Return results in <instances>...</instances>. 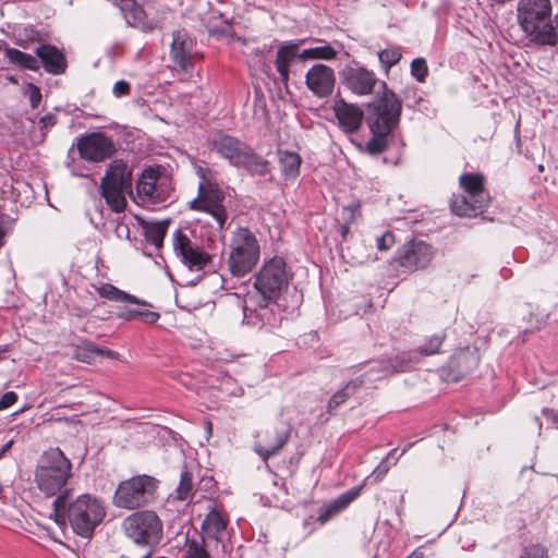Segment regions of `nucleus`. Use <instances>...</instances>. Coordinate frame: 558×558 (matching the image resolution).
I'll return each instance as SVG.
<instances>
[{"label":"nucleus","mask_w":558,"mask_h":558,"mask_svg":"<svg viewBox=\"0 0 558 558\" xmlns=\"http://www.w3.org/2000/svg\"><path fill=\"white\" fill-rule=\"evenodd\" d=\"M70 493V489H64L53 500L54 521L58 524H64L68 521L77 535L89 538L106 517L104 501L90 494H82L69 501Z\"/></svg>","instance_id":"1"},{"label":"nucleus","mask_w":558,"mask_h":558,"mask_svg":"<svg viewBox=\"0 0 558 558\" xmlns=\"http://www.w3.org/2000/svg\"><path fill=\"white\" fill-rule=\"evenodd\" d=\"M519 24L531 43L538 46H558V14L551 19L550 0H520Z\"/></svg>","instance_id":"2"},{"label":"nucleus","mask_w":558,"mask_h":558,"mask_svg":"<svg viewBox=\"0 0 558 558\" xmlns=\"http://www.w3.org/2000/svg\"><path fill=\"white\" fill-rule=\"evenodd\" d=\"M211 145L232 167L244 169L252 175H266L270 172V162L235 136L219 132L213 137Z\"/></svg>","instance_id":"3"},{"label":"nucleus","mask_w":558,"mask_h":558,"mask_svg":"<svg viewBox=\"0 0 558 558\" xmlns=\"http://www.w3.org/2000/svg\"><path fill=\"white\" fill-rule=\"evenodd\" d=\"M401 101L392 90H386L374 106V112L368 119L372 138L366 143L371 155H378L388 147L389 136L399 123Z\"/></svg>","instance_id":"4"},{"label":"nucleus","mask_w":558,"mask_h":558,"mask_svg":"<svg viewBox=\"0 0 558 558\" xmlns=\"http://www.w3.org/2000/svg\"><path fill=\"white\" fill-rule=\"evenodd\" d=\"M72 475V463L60 448H50L43 453L35 471L37 488L46 497L61 495Z\"/></svg>","instance_id":"5"},{"label":"nucleus","mask_w":558,"mask_h":558,"mask_svg":"<svg viewBox=\"0 0 558 558\" xmlns=\"http://www.w3.org/2000/svg\"><path fill=\"white\" fill-rule=\"evenodd\" d=\"M260 257V245L248 228H238L229 242L228 268L233 277L242 278L250 274Z\"/></svg>","instance_id":"6"},{"label":"nucleus","mask_w":558,"mask_h":558,"mask_svg":"<svg viewBox=\"0 0 558 558\" xmlns=\"http://www.w3.org/2000/svg\"><path fill=\"white\" fill-rule=\"evenodd\" d=\"M159 481L147 474L134 475L119 483L112 504L120 509L136 510L153 504L158 495Z\"/></svg>","instance_id":"7"},{"label":"nucleus","mask_w":558,"mask_h":558,"mask_svg":"<svg viewBox=\"0 0 558 558\" xmlns=\"http://www.w3.org/2000/svg\"><path fill=\"white\" fill-rule=\"evenodd\" d=\"M101 195L109 207L121 213L126 206L125 194L132 193V172L122 159L112 160L100 183Z\"/></svg>","instance_id":"8"},{"label":"nucleus","mask_w":558,"mask_h":558,"mask_svg":"<svg viewBox=\"0 0 558 558\" xmlns=\"http://www.w3.org/2000/svg\"><path fill=\"white\" fill-rule=\"evenodd\" d=\"M122 527L125 535L138 545L155 546L162 538L163 524L155 511H136L123 520Z\"/></svg>","instance_id":"9"},{"label":"nucleus","mask_w":558,"mask_h":558,"mask_svg":"<svg viewBox=\"0 0 558 558\" xmlns=\"http://www.w3.org/2000/svg\"><path fill=\"white\" fill-rule=\"evenodd\" d=\"M289 278L286 262L276 256L265 262L255 275L254 287L265 300L274 301L288 288Z\"/></svg>","instance_id":"10"},{"label":"nucleus","mask_w":558,"mask_h":558,"mask_svg":"<svg viewBox=\"0 0 558 558\" xmlns=\"http://www.w3.org/2000/svg\"><path fill=\"white\" fill-rule=\"evenodd\" d=\"M339 76L343 86L356 96L372 95L377 85L383 88V94L389 90L387 84L379 81L374 71L355 61L347 64L339 72Z\"/></svg>","instance_id":"11"},{"label":"nucleus","mask_w":558,"mask_h":558,"mask_svg":"<svg viewBox=\"0 0 558 558\" xmlns=\"http://www.w3.org/2000/svg\"><path fill=\"white\" fill-rule=\"evenodd\" d=\"M435 256L436 248L432 244L411 239L397 251L395 259L398 266L413 272L429 267Z\"/></svg>","instance_id":"12"},{"label":"nucleus","mask_w":558,"mask_h":558,"mask_svg":"<svg viewBox=\"0 0 558 558\" xmlns=\"http://www.w3.org/2000/svg\"><path fill=\"white\" fill-rule=\"evenodd\" d=\"M172 247L175 256L190 270H203L213 259L209 253L193 242L181 229H177L172 234Z\"/></svg>","instance_id":"13"},{"label":"nucleus","mask_w":558,"mask_h":558,"mask_svg":"<svg viewBox=\"0 0 558 558\" xmlns=\"http://www.w3.org/2000/svg\"><path fill=\"white\" fill-rule=\"evenodd\" d=\"M271 300L260 299L255 294H247L243 300V322L244 324L263 329L265 327L275 328L279 318L274 308L269 305Z\"/></svg>","instance_id":"14"},{"label":"nucleus","mask_w":558,"mask_h":558,"mask_svg":"<svg viewBox=\"0 0 558 558\" xmlns=\"http://www.w3.org/2000/svg\"><path fill=\"white\" fill-rule=\"evenodd\" d=\"M76 146L81 158L92 162H101L110 158L117 150L113 140L100 132L78 138Z\"/></svg>","instance_id":"15"},{"label":"nucleus","mask_w":558,"mask_h":558,"mask_svg":"<svg viewBox=\"0 0 558 558\" xmlns=\"http://www.w3.org/2000/svg\"><path fill=\"white\" fill-rule=\"evenodd\" d=\"M201 210L209 214L217 222L219 230L225 228L228 219L223 205L225 194L214 184H199Z\"/></svg>","instance_id":"16"},{"label":"nucleus","mask_w":558,"mask_h":558,"mask_svg":"<svg viewBox=\"0 0 558 558\" xmlns=\"http://www.w3.org/2000/svg\"><path fill=\"white\" fill-rule=\"evenodd\" d=\"M160 172L158 169L147 168L136 183V194L141 203L159 204L167 199V192L158 183Z\"/></svg>","instance_id":"17"},{"label":"nucleus","mask_w":558,"mask_h":558,"mask_svg":"<svg viewBox=\"0 0 558 558\" xmlns=\"http://www.w3.org/2000/svg\"><path fill=\"white\" fill-rule=\"evenodd\" d=\"M228 519L213 505L202 523L199 534L214 545V549L227 553L226 530Z\"/></svg>","instance_id":"18"},{"label":"nucleus","mask_w":558,"mask_h":558,"mask_svg":"<svg viewBox=\"0 0 558 558\" xmlns=\"http://www.w3.org/2000/svg\"><path fill=\"white\" fill-rule=\"evenodd\" d=\"M291 425L281 423L265 432V439L255 442V452L267 461L270 457L277 454L288 442L291 435Z\"/></svg>","instance_id":"19"},{"label":"nucleus","mask_w":558,"mask_h":558,"mask_svg":"<svg viewBox=\"0 0 558 558\" xmlns=\"http://www.w3.org/2000/svg\"><path fill=\"white\" fill-rule=\"evenodd\" d=\"M306 87L318 98L329 97L335 88L333 70L323 63L314 64L305 75Z\"/></svg>","instance_id":"20"},{"label":"nucleus","mask_w":558,"mask_h":558,"mask_svg":"<svg viewBox=\"0 0 558 558\" xmlns=\"http://www.w3.org/2000/svg\"><path fill=\"white\" fill-rule=\"evenodd\" d=\"M332 109L338 124L344 133L354 134L361 129L364 111L360 106L340 98L335 101Z\"/></svg>","instance_id":"21"},{"label":"nucleus","mask_w":558,"mask_h":558,"mask_svg":"<svg viewBox=\"0 0 558 558\" xmlns=\"http://www.w3.org/2000/svg\"><path fill=\"white\" fill-rule=\"evenodd\" d=\"M194 43L186 31L178 29L172 34V43L170 49L171 60L183 72H189L193 68L192 51Z\"/></svg>","instance_id":"22"},{"label":"nucleus","mask_w":558,"mask_h":558,"mask_svg":"<svg viewBox=\"0 0 558 558\" xmlns=\"http://www.w3.org/2000/svg\"><path fill=\"white\" fill-rule=\"evenodd\" d=\"M44 70L52 75L63 74L66 70V59L63 52L53 45L45 44L35 49Z\"/></svg>","instance_id":"23"},{"label":"nucleus","mask_w":558,"mask_h":558,"mask_svg":"<svg viewBox=\"0 0 558 558\" xmlns=\"http://www.w3.org/2000/svg\"><path fill=\"white\" fill-rule=\"evenodd\" d=\"M226 553L214 549V545L198 533L186 537L184 558H225Z\"/></svg>","instance_id":"24"},{"label":"nucleus","mask_w":558,"mask_h":558,"mask_svg":"<svg viewBox=\"0 0 558 558\" xmlns=\"http://www.w3.org/2000/svg\"><path fill=\"white\" fill-rule=\"evenodd\" d=\"M298 56V43L282 44L276 56L275 65L282 83L287 86L290 80V66Z\"/></svg>","instance_id":"25"},{"label":"nucleus","mask_w":558,"mask_h":558,"mask_svg":"<svg viewBox=\"0 0 558 558\" xmlns=\"http://www.w3.org/2000/svg\"><path fill=\"white\" fill-rule=\"evenodd\" d=\"M114 2L130 26L150 29L144 9L135 0H114Z\"/></svg>","instance_id":"26"},{"label":"nucleus","mask_w":558,"mask_h":558,"mask_svg":"<svg viewBox=\"0 0 558 558\" xmlns=\"http://www.w3.org/2000/svg\"><path fill=\"white\" fill-rule=\"evenodd\" d=\"M487 206V199H470L466 196L459 195L450 203L451 211L460 217H474L482 213Z\"/></svg>","instance_id":"27"},{"label":"nucleus","mask_w":558,"mask_h":558,"mask_svg":"<svg viewBox=\"0 0 558 558\" xmlns=\"http://www.w3.org/2000/svg\"><path fill=\"white\" fill-rule=\"evenodd\" d=\"M278 162L284 180L294 181L300 175L302 157L291 150L278 149Z\"/></svg>","instance_id":"28"},{"label":"nucleus","mask_w":558,"mask_h":558,"mask_svg":"<svg viewBox=\"0 0 558 558\" xmlns=\"http://www.w3.org/2000/svg\"><path fill=\"white\" fill-rule=\"evenodd\" d=\"M364 377L360 376L355 379L349 380L339 390H337L327 403V412L333 414L335 411L344 404L356 391L363 386Z\"/></svg>","instance_id":"29"},{"label":"nucleus","mask_w":558,"mask_h":558,"mask_svg":"<svg viewBox=\"0 0 558 558\" xmlns=\"http://www.w3.org/2000/svg\"><path fill=\"white\" fill-rule=\"evenodd\" d=\"M360 490L361 488L354 487L340 495L329 505L323 507L319 511L318 520L322 523H326L333 515L345 509L359 496Z\"/></svg>","instance_id":"30"},{"label":"nucleus","mask_w":558,"mask_h":558,"mask_svg":"<svg viewBox=\"0 0 558 558\" xmlns=\"http://www.w3.org/2000/svg\"><path fill=\"white\" fill-rule=\"evenodd\" d=\"M460 186L469 197L475 199H487L488 195L484 191V175L482 173H464L459 179Z\"/></svg>","instance_id":"31"},{"label":"nucleus","mask_w":558,"mask_h":558,"mask_svg":"<svg viewBox=\"0 0 558 558\" xmlns=\"http://www.w3.org/2000/svg\"><path fill=\"white\" fill-rule=\"evenodd\" d=\"M4 57L11 64H14L23 70L38 71L39 61L36 57L25 53L15 48H5Z\"/></svg>","instance_id":"32"},{"label":"nucleus","mask_w":558,"mask_h":558,"mask_svg":"<svg viewBox=\"0 0 558 558\" xmlns=\"http://www.w3.org/2000/svg\"><path fill=\"white\" fill-rule=\"evenodd\" d=\"M169 227V220L157 222H146L143 226L144 235L147 242L160 248L163 245V240Z\"/></svg>","instance_id":"33"},{"label":"nucleus","mask_w":558,"mask_h":558,"mask_svg":"<svg viewBox=\"0 0 558 558\" xmlns=\"http://www.w3.org/2000/svg\"><path fill=\"white\" fill-rule=\"evenodd\" d=\"M97 293L105 299H108L110 301L114 302H129L133 304H144L143 301L137 299L134 295H131L117 287L110 284V283H101L100 286L95 288Z\"/></svg>","instance_id":"34"},{"label":"nucleus","mask_w":558,"mask_h":558,"mask_svg":"<svg viewBox=\"0 0 558 558\" xmlns=\"http://www.w3.org/2000/svg\"><path fill=\"white\" fill-rule=\"evenodd\" d=\"M102 355H106L108 357H114L117 355V353L109 349L98 348L92 343H89L85 347H80L75 351L76 360L87 363V364L94 363L97 360V357L102 356Z\"/></svg>","instance_id":"35"},{"label":"nucleus","mask_w":558,"mask_h":558,"mask_svg":"<svg viewBox=\"0 0 558 558\" xmlns=\"http://www.w3.org/2000/svg\"><path fill=\"white\" fill-rule=\"evenodd\" d=\"M477 356L469 350H461L452 360L451 365L457 367L461 373H468L477 365Z\"/></svg>","instance_id":"36"},{"label":"nucleus","mask_w":558,"mask_h":558,"mask_svg":"<svg viewBox=\"0 0 558 558\" xmlns=\"http://www.w3.org/2000/svg\"><path fill=\"white\" fill-rule=\"evenodd\" d=\"M39 40V33L33 26L23 27L14 32V43L23 49H29L34 43Z\"/></svg>","instance_id":"37"},{"label":"nucleus","mask_w":558,"mask_h":558,"mask_svg":"<svg viewBox=\"0 0 558 558\" xmlns=\"http://www.w3.org/2000/svg\"><path fill=\"white\" fill-rule=\"evenodd\" d=\"M193 492V476L191 472L184 469L181 472L180 483L174 492V497L178 500L184 501L191 498Z\"/></svg>","instance_id":"38"},{"label":"nucleus","mask_w":558,"mask_h":558,"mask_svg":"<svg viewBox=\"0 0 558 558\" xmlns=\"http://www.w3.org/2000/svg\"><path fill=\"white\" fill-rule=\"evenodd\" d=\"M446 337L447 336L445 331L429 337L421 347L417 348V352L423 355H433L439 353Z\"/></svg>","instance_id":"39"},{"label":"nucleus","mask_w":558,"mask_h":558,"mask_svg":"<svg viewBox=\"0 0 558 558\" xmlns=\"http://www.w3.org/2000/svg\"><path fill=\"white\" fill-rule=\"evenodd\" d=\"M402 58V52L399 47H391L378 52V59L386 72L396 65Z\"/></svg>","instance_id":"40"},{"label":"nucleus","mask_w":558,"mask_h":558,"mask_svg":"<svg viewBox=\"0 0 558 558\" xmlns=\"http://www.w3.org/2000/svg\"><path fill=\"white\" fill-rule=\"evenodd\" d=\"M411 74L418 83H424L428 75V66L424 58H415L411 62Z\"/></svg>","instance_id":"41"},{"label":"nucleus","mask_w":558,"mask_h":558,"mask_svg":"<svg viewBox=\"0 0 558 558\" xmlns=\"http://www.w3.org/2000/svg\"><path fill=\"white\" fill-rule=\"evenodd\" d=\"M519 558H547V550L539 544L525 546Z\"/></svg>","instance_id":"42"},{"label":"nucleus","mask_w":558,"mask_h":558,"mask_svg":"<svg viewBox=\"0 0 558 558\" xmlns=\"http://www.w3.org/2000/svg\"><path fill=\"white\" fill-rule=\"evenodd\" d=\"M312 49L314 59L332 60L337 56V51L330 45L318 46Z\"/></svg>","instance_id":"43"},{"label":"nucleus","mask_w":558,"mask_h":558,"mask_svg":"<svg viewBox=\"0 0 558 558\" xmlns=\"http://www.w3.org/2000/svg\"><path fill=\"white\" fill-rule=\"evenodd\" d=\"M57 123V117L53 113H47L39 119V128L45 137L46 133Z\"/></svg>","instance_id":"44"},{"label":"nucleus","mask_w":558,"mask_h":558,"mask_svg":"<svg viewBox=\"0 0 558 558\" xmlns=\"http://www.w3.org/2000/svg\"><path fill=\"white\" fill-rule=\"evenodd\" d=\"M131 93V85L129 82L121 80L114 83L112 88V94L117 97H124L130 95Z\"/></svg>","instance_id":"45"},{"label":"nucleus","mask_w":558,"mask_h":558,"mask_svg":"<svg viewBox=\"0 0 558 558\" xmlns=\"http://www.w3.org/2000/svg\"><path fill=\"white\" fill-rule=\"evenodd\" d=\"M29 102L33 108H37L41 101L40 88L32 83L27 85Z\"/></svg>","instance_id":"46"},{"label":"nucleus","mask_w":558,"mask_h":558,"mask_svg":"<svg viewBox=\"0 0 558 558\" xmlns=\"http://www.w3.org/2000/svg\"><path fill=\"white\" fill-rule=\"evenodd\" d=\"M395 243V235L391 232H386L377 239V247L380 251L389 250Z\"/></svg>","instance_id":"47"},{"label":"nucleus","mask_w":558,"mask_h":558,"mask_svg":"<svg viewBox=\"0 0 558 558\" xmlns=\"http://www.w3.org/2000/svg\"><path fill=\"white\" fill-rule=\"evenodd\" d=\"M17 401V395L14 391H8L0 398V410L13 405Z\"/></svg>","instance_id":"48"},{"label":"nucleus","mask_w":558,"mask_h":558,"mask_svg":"<svg viewBox=\"0 0 558 558\" xmlns=\"http://www.w3.org/2000/svg\"><path fill=\"white\" fill-rule=\"evenodd\" d=\"M389 465L386 460H383L380 464L374 470L373 476L376 481H381L383 477L388 473Z\"/></svg>","instance_id":"49"},{"label":"nucleus","mask_w":558,"mask_h":558,"mask_svg":"<svg viewBox=\"0 0 558 558\" xmlns=\"http://www.w3.org/2000/svg\"><path fill=\"white\" fill-rule=\"evenodd\" d=\"M10 231L11 227L9 222H7L4 218L0 216V248L5 244V238Z\"/></svg>","instance_id":"50"},{"label":"nucleus","mask_w":558,"mask_h":558,"mask_svg":"<svg viewBox=\"0 0 558 558\" xmlns=\"http://www.w3.org/2000/svg\"><path fill=\"white\" fill-rule=\"evenodd\" d=\"M543 414L551 426L558 428V412L553 409L545 408L543 409Z\"/></svg>","instance_id":"51"},{"label":"nucleus","mask_w":558,"mask_h":558,"mask_svg":"<svg viewBox=\"0 0 558 558\" xmlns=\"http://www.w3.org/2000/svg\"><path fill=\"white\" fill-rule=\"evenodd\" d=\"M140 317L142 318L143 322L147 324H154L159 319L160 315L156 312L146 310L140 312Z\"/></svg>","instance_id":"52"},{"label":"nucleus","mask_w":558,"mask_h":558,"mask_svg":"<svg viewBox=\"0 0 558 558\" xmlns=\"http://www.w3.org/2000/svg\"><path fill=\"white\" fill-rule=\"evenodd\" d=\"M140 312H141L140 310H125L119 314V317L126 319V320H131L136 317H140Z\"/></svg>","instance_id":"53"},{"label":"nucleus","mask_w":558,"mask_h":558,"mask_svg":"<svg viewBox=\"0 0 558 558\" xmlns=\"http://www.w3.org/2000/svg\"><path fill=\"white\" fill-rule=\"evenodd\" d=\"M299 46H300V45L298 44V47H299ZM312 51H313V49H312V48L304 49V50H303V51H301V52H300V50L298 49V56H296V58H299L300 60H303V61H305V60H310V59H314V57H313V52H312Z\"/></svg>","instance_id":"54"},{"label":"nucleus","mask_w":558,"mask_h":558,"mask_svg":"<svg viewBox=\"0 0 558 558\" xmlns=\"http://www.w3.org/2000/svg\"><path fill=\"white\" fill-rule=\"evenodd\" d=\"M13 445V440H8L1 448H0V459L11 449Z\"/></svg>","instance_id":"55"},{"label":"nucleus","mask_w":558,"mask_h":558,"mask_svg":"<svg viewBox=\"0 0 558 558\" xmlns=\"http://www.w3.org/2000/svg\"><path fill=\"white\" fill-rule=\"evenodd\" d=\"M410 446H411V445H408V446L402 450V452H401L399 456H397V449H392V450H390V451H389V453H388V456H387V458H386V461H387L389 458H393L395 460H398V458H399L401 454H403V453L407 451L408 447H410Z\"/></svg>","instance_id":"56"},{"label":"nucleus","mask_w":558,"mask_h":558,"mask_svg":"<svg viewBox=\"0 0 558 558\" xmlns=\"http://www.w3.org/2000/svg\"><path fill=\"white\" fill-rule=\"evenodd\" d=\"M407 558H433V557L426 556L423 551L415 550L410 556H408Z\"/></svg>","instance_id":"57"},{"label":"nucleus","mask_w":558,"mask_h":558,"mask_svg":"<svg viewBox=\"0 0 558 558\" xmlns=\"http://www.w3.org/2000/svg\"><path fill=\"white\" fill-rule=\"evenodd\" d=\"M205 427H206L207 438H209L213 434V424L209 420L205 421Z\"/></svg>","instance_id":"58"},{"label":"nucleus","mask_w":558,"mask_h":558,"mask_svg":"<svg viewBox=\"0 0 558 558\" xmlns=\"http://www.w3.org/2000/svg\"><path fill=\"white\" fill-rule=\"evenodd\" d=\"M190 207L192 209L201 210V208H199L201 207V197L198 196V199L192 201L191 204H190Z\"/></svg>","instance_id":"59"},{"label":"nucleus","mask_w":558,"mask_h":558,"mask_svg":"<svg viewBox=\"0 0 558 558\" xmlns=\"http://www.w3.org/2000/svg\"><path fill=\"white\" fill-rule=\"evenodd\" d=\"M348 231H349V227L348 226H342L341 227V232H342L343 236L347 234Z\"/></svg>","instance_id":"60"},{"label":"nucleus","mask_w":558,"mask_h":558,"mask_svg":"<svg viewBox=\"0 0 558 558\" xmlns=\"http://www.w3.org/2000/svg\"><path fill=\"white\" fill-rule=\"evenodd\" d=\"M5 351L7 350L4 348H0V362L4 359Z\"/></svg>","instance_id":"61"},{"label":"nucleus","mask_w":558,"mask_h":558,"mask_svg":"<svg viewBox=\"0 0 558 558\" xmlns=\"http://www.w3.org/2000/svg\"><path fill=\"white\" fill-rule=\"evenodd\" d=\"M534 421H535V423H536V425L538 427V433H541L542 423L539 422L538 417H535Z\"/></svg>","instance_id":"62"},{"label":"nucleus","mask_w":558,"mask_h":558,"mask_svg":"<svg viewBox=\"0 0 558 558\" xmlns=\"http://www.w3.org/2000/svg\"><path fill=\"white\" fill-rule=\"evenodd\" d=\"M541 322L537 320L536 325L533 328L539 329Z\"/></svg>","instance_id":"63"},{"label":"nucleus","mask_w":558,"mask_h":558,"mask_svg":"<svg viewBox=\"0 0 558 558\" xmlns=\"http://www.w3.org/2000/svg\"><path fill=\"white\" fill-rule=\"evenodd\" d=\"M381 371H383L385 374L389 372L388 367H386V366H385V367H383V368H381Z\"/></svg>","instance_id":"64"}]
</instances>
